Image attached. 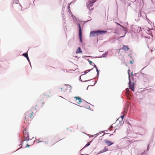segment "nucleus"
Segmentation results:
<instances>
[{
    "label": "nucleus",
    "mask_w": 155,
    "mask_h": 155,
    "mask_svg": "<svg viewBox=\"0 0 155 155\" xmlns=\"http://www.w3.org/2000/svg\"><path fill=\"white\" fill-rule=\"evenodd\" d=\"M78 25L79 28V38L80 39V41L81 43L82 42V32H81V27L80 25V24H78Z\"/></svg>",
    "instance_id": "6"
},
{
    "label": "nucleus",
    "mask_w": 155,
    "mask_h": 155,
    "mask_svg": "<svg viewBox=\"0 0 155 155\" xmlns=\"http://www.w3.org/2000/svg\"><path fill=\"white\" fill-rule=\"evenodd\" d=\"M107 32V31L98 30L95 31H91L90 33V36L92 37H94L96 35H102L105 34Z\"/></svg>",
    "instance_id": "3"
},
{
    "label": "nucleus",
    "mask_w": 155,
    "mask_h": 155,
    "mask_svg": "<svg viewBox=\"0 0 155 155\" xmlns=\"http://www.w3.org/2000/svg\"><path fill=\"white\" fill-rule=\"evenodd\" d=\"M104 142L108 146H110L114 144V143L111 141H110L107 139L104 140Z\"/></svg>",
    "instance_id": "9"
},
{
    "label": "nucleus",
    "mask_w": 155,
    "mask_h": 155,
    "mask_svg": "<svg viewBox=\"0 0 155 155\" xmlns=\"http://www.w3.org/2000/svg\"><path fill=\"white\" fill-rule=\"evenodd\" d=\"M90 71V70H89L88 71Z\"/></svg>",
    "instance_id": "27"
},
{
    "label": "nucleus",
    "mask_w": 155,
    "mask_h": 155,
    "mask_svg": "<svg viewBox=\"0 0 155 155\" xmlns=\"http://www.w3.org/2000/svg\"><path fill=\"white\" fill-rule=\"evenodd\" d=\"M56 138H53L50 141V145L51 146H52L53 145H54L60 140L59 139L58 140H56Z\"/></svg>",
    "instance_id": "7"
},
{
    "label": "nucleus",
    "mask_w": 155,
    "mask_h": 155,
    "mask_svg": "<svg viewBox=\"0 0 155 155\" xmlns=\"http://www.w3.org/2000/svg\"><path fill=\"white\" fill-rule=\"evenodd\" d=\"M124 117V116L123 115L121 117H120L117 120H121L122 121L123 120V118Z\"/></svg>",
    "instance_id": "17"
},
{
    "label": "nucleus",
    "mask_w": 155,
    "mask_h": 155,
    "mask_svg": "<svg viewBox=\"0 0 155 155\" xmlns=\"http://www.w3.org/2000/svg\"><path fill=\"white\" fill-rule=\"evenodd\" d=\"M134 61H130V64H133Z\"/></svg>",
    "instance_id": "22"
},
{
    "label": "nucleus",
    "mask_w": 155,
    "mask_h": 155,
    "mask_svg": "<svg viewBox=\"0 0 155 155\" xmlns=\"http://www.w3.org/2000/svg\"><path fill=\"white\" fill-rule=\"evenodd\" d=\"M43 142L45 143V144H47L48 143V142L46 141H45L43 139H39L38 140V143Z\"/></svg>",
    "instance_id": "14"
},
{
    "label": "nucleus",
    "mask_w": 155,
    "mask_h": 155,
    "mask_svg": "<svg viewBox=\"0 0 155 155\" xmlns=\"http://www.w3.org/2000/svg\"><path fill=\"white\" fill-rule=\"evenodd\" d=\"M23 55L25 56V57L27 59V60H28V61H29V58L28 57V54L26 53H24V54H23Z\"/></svg>",
    "instance_id": "16"
},
{
    "label": "nucleus",
    "mask_w": 155,
    "mask_h": 155,
    "mask_svg": "<svg viewBox=\"0 0 155 155\" xmlns=\"http://www.w3.org/2000/svg\"><path fill=\"white\" fill-rule=\"evenodd\" d=\"M130 71V70H128V71Z\"/></svg>",
    "instance_id": "29"
},
{
    "label": "nucleus",
    "mask_w": 155,
    "mask_h": 155,
    "mask_svg": "<svg viewBox=\"0 0 155 155\" xmlns=\"http://www.w3.org/2000/svg\"><path fill=\"white\" fill-rule=\"evenodd\" d=\"M90 145V143H87L85 146V147H87L88 146H89V145Z\"/></svg>",
    "instance_id": "21"
},
{
    "label": "nucleus",
    "mask_w": 155,
    "mask_h": 155,
    "mask_svg": "<svg viewBox=\"0 0 155 155\" xmlns=\"http://www.w3.org/2000/svg\"><path fill=\"white\" fill-rule=\"evenodd\" d=\"M126 94L127 95H129V90L128 88H126Z\"/></svg>",
    "instance_id": "18"
},
{
    "label": "nucleus",
    "mask_w": 155,
    "mask_h": 155,
    "mask_svg": "<svg viewBox=\"0 0 155 155\" xmlns=\"http://www.w3.org/2000/svg\"><path fill=\"white\" fill-rule=\"evenodd\" d=\"M88 61L90 64H91L92 65H93V64H94V63H93L91 61L88 60Z\"/></svg>",
    "instance_id": "19"
},
{
    "label": "nucleus",
    "mask_w": 155,
    "mask_h": 155,
    "mask_svg": "<svg viewBox=\"0 0 155 155\" xmlns=\"http://www.w3.org/2000/svg\"><path fill=\"white\" fill-rule=\"evenodd\" d=\"M108 150V149L106 147H104V148L102 150H101L98 153H103L105 152L106 151H107Z\"/></svg>",
    "instance_id": "11"
},
{
    "label": "nucleus",
    "mask_w": 155,
    "mask_h": 155,
    "mask_svg": "<svg viewBox=\"0 0 155 155\" xmlns=\"http://www.w3.org/2000/svg\"><path fill=\"white\" fill-rule=\"evenodd\" d=\"M25 131H26V130H24L23 131V133H24V134L25 133Z\"/></svg>",
    "instance_id": "25"
},
{
    "label": "nucleus",
    "mask_w": 155,
    "mask_h": 155,
    "mask_svg": "<svg viewBox=\"0 0 155 155\" xmlns=\"http://www.w3.org/2000/svg\"><path fill=\"white\" fill-rule=\"evenodd\" d=\"M129 88L131 89L132 91H134V81L133 80V77H132V81H131V80L130 79V74L129 73Z\"/></svg>",
    "instance_id": "5"
},
{
    "label": "nucleus",
    "mask_w": 155,
    "mask_h": 155,
    "mask_svg": "<svg viewBox=\"0 0 155 155\" xmlns=\"http://www.w3.org/2000/svg\"><path fill=\"white\" fill-rule=\"evenodd\" d=\"M76 53V54H78L79 53H82V51L81 50V49L80 47H78V48L77 49Z\"/></svg>",
    "instance_id": "13"
},
{
    "label": "nucleus",
    "mask_w": 155,
    "mask_h": 155,
    "mask_svg": "<svg viewBox=\"0 0 155 155\" xmlns=\"http://www.w3.org/2000/svg\"><path fill=\"white\" fill-rule=\"evenodd\" d=\"M23 137L25 140L29 139L28 134L26 132V131H25V133L23 134Z\"/></svg>",
    "instance_id": "8"
},
{
    "label": "nucleus",
    "mask_w": 155,
    "mask_h": 155,
    "mask_svg": "<svg viewBox=\"0 0 155 155\" xmlns=\"http://www.w3.org/2000/svg\"><path fill=\"white\" fill-rule=\"evenodd\" d=\"M74 98L76 99L75 101L76 103L78 104H80L81 103V99L80 97H74Z\"/></svg>",
    "instance_id": "10"
},
{
    "label": "nucleus",
    "mask_w": 155,
    "mask_h": 155,
    "mask_svg": "<svg viewBox=\"0 0 155 155\" xmlns=\"http://www.w3.org/2000/svg\"><path fill=\"white\" fill-rule=\"evenodd\" d=\"M29 145H27V146H26V147H29Z\"/></svg>",
    "instance_id": "26"
},
{
    "label": "nucleus",
    "mask_w": 155,
    "mask_h": 155,
    "mask_svg": "<svg viewBox=\"0 0 155 155\" xmlns=\"http://www.w3.org/2000/svg\"><path fill=\"white\" fill-rule=\"evenodd\" d=\"M47 97L46 95L44 94L40 95L39 99V101L37 102V106H39L41 107H42V105L44 103L43 102L46 101Z\"/></svg>",
    "instance_id": "2"
},
{
    "label": "nucleus",
    "mask_w": 155,
    "mask_h": 155,
    "mask_svg": "<svg viewBox=\"0 0 155 155\" xmlns=\"http://www.w3.org/2000/svg\"><path fill=\"white\" fill-rule=\"evenodd\" d=\"M121 49L124 50L126 51H128L129 50V47L127 46L123 45Z\"/></svg>",
    "instance_id": "12"
},
{
    "label": "nucleus",
    "mask_w": 155,
    "mask_h": 155,
    "mask_svg": "<svg viewBox=\"0 0 155 155\" xmlns=\"http://www.w3.org/2000/svg\"><path fill=\"white\" fill-rule=\"evenodd\" d=\"M91 6H89V7H88V8H89V10H92L93 9V8H90L89 7H91Z\"/></svg>",
    "instance_id": "20"
},
{
    "label": "nucleus",
    "mask_w": 155,
    "mask_h": 155,
    "mask_svg": "<svg viewBox=\"0 0 155 155\" xmlns=\"http://www.w3.org/2000/svg\"><path fill=\"white\" fill-rule=\"evenodd\" d=\"M94 67L95 68H96V69L97 68V66H96V65L94 64Z\"/></svg>",
    "instance_id": "24"
},
{
    "label": "nucleus",
    "mask_w": 155,
    "mask_h": 155,
    "mask_svg": "<svg viewBox=\"0 0 155 155\" xmlns=\"http://www.w3.org/2000/svg\"><path fill=\"white\" fill-rule=\"evenodd\" d=\"M33 112L31 110L26 112L25 114V117L24 122L25 123H29L33 118Z\"/></svg>",
    "instance_id": "1"
},
{
    "label": "nucleus",
    "mask_w": 155,
    "mask_h": 155,
    "mask_svg": "<svg viewBox=\"0 0 155 155\" xmlns=\"http://www.w3.org/2000/svg\"><path fill=\"white\" fill-rule=\"evenodd\" d=\"M96 69V71H97V73H98V72H99V71H98V69H97V68Z\"/></svg>",
    "instance_id": "23"
},
{
    "label": "nucleus",
    "mask_w": 155,
    "mask_h": 155,
    "mask_svg": "<svg viewBox=\"0 0 155 155\" xmlns=\"http://www.w3.org/2000/svg\"><path fill=\"white\" fill-rule=\"evenodd\" d=\"M84 74H82V75L81 76H82Z\"/></svg>",
    "instance_id": "28"
},
{
    "label": "nucleus",
    "mask_w": 155,
    "mask_h": 155,
    "mask_svg": "<svg viewBox=\"0 0 155 155\" xmlns=\"http://www.w3.org/2000/svg\"><path fill=\"white\" fill-rule=\"evenodd\" d=\"M89 1L91 2V3L89 4L88 5V7H89V6H92V3H94L95 2L96 0H89Z\"/></svg>",
    "instance_id": "15"
},
{
    "label": "nucleus",
    "mask_w": 155,
    "mask_h": 155,
    "mask_svg": "<svg viewBox=\"0 0 155 155\" xmlns=\"http://www.w3.org/2000/svg\"><path fill=\"white\" fill-rule=\"evenodd\" d=\"M71 89V87L70 85L65 84L60 88L59 90L60 92H64L70 91Z\"/></svg>",
    "instance_id": "4"
}]
</instances>
